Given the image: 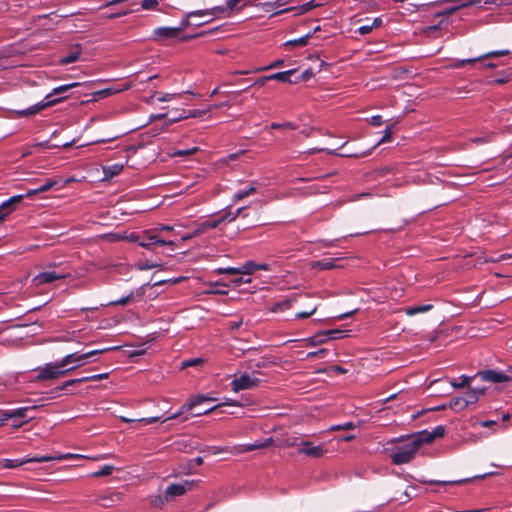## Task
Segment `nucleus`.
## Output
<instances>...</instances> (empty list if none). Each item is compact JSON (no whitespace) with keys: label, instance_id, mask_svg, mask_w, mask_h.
Here are the masks:
<instances>
[{"label":"nucleus","instance_id":"obj_11","mask_svg":"<svg viewBox=\"0 0 512 512\" xmlns=\"http://www.w3.org/2000/svg\"><path fill=\"white\" fill-rule=\"evenodd\" d=\"M509 53H510L509 50L491 51V52H488V53H486L484 55H481L479 57H476V58L457 60L452 66L454 68H462L466 64L475 63V62H478V61L484 60V59L495 58V57H499V56H505V55H508Z\"/></svg>","mask_w":512,"mask_h":512},{"label":"nucleus","instance_id":"obj_35","mask_svg":"<svg viewBox=\"0 0 512 512\" xmlns=\"http://www.w3.org/2000/svg\"><path fill=\"white\" fill-rule=\"evenodd\" d=\"M438 152L439 151H431V152L424 153L421 161L424 162L427 165H430V164L431 165H435V166H446V165H448L447 163L439 160L438 157H436L435 161H432V162L429 161V159L431 158L432 154L433 153H438Z\"/></svg>","mask_w":512,"mask_h":512},{"label":"nucleus","instance_id":"obj_62","mask_svg":"<svg viewBox=\"0 0 512 512\" xmlns=\"http://www.w3.org/2000/svg\"><path fill=\"white\" fill-rule=\"evenodd\" d=\"M492 137H493L492 134L485 136V137H475V138H472L471 141L476 144H483V143L490 142L492 140Z\"/></svg>","mask_w":512,"mask_h":512},{"label":"nucleus","instance_id":"obj_9","mask_svg":"<svg viewBox=\"0 0 512 512\" xmlns=\"http://www.w3.org/2000/svg\"><path fill=\"white\" fill-rule=\"evenodd\" d=\"M53 456H40V457H32V458H24V459H4L0 464L3 465L4 468H17L27 463L32 462H49L53 461Z\"/></svg>","mask_w":512,"mask_h":512},{"label":"nucleus","instance_id":"obj_26","mask_svg":"<svg viewBox=\"0 0 512 512\" xmlns=\"http://www.w3.org/2000/svg\"><path fill=\"white\" fill-rule=\"evenodd\" d=\"M131 88V84H126L121 88H106L100 91H97L94 93L95 96H98L99 98H105L108 96H111L113 94L128 90Z\"/></svg>","mask_w":512,"mask_h":512},{"label":"nucleus","instance_id":"obj_49","mask_svg":"<svg viewBox=\"0 0 512 512\" xmlns=\"http://www.w3.org/2000/svg\"><path fill=\"white\" fill-rule=\"evenodd\" d=\"M392 133V126L387 127L386 130L384 131L383 137L377 142L375 146H379L380 144L391 141Z\"/></svg>","mask_w":512,"mask_h":512},{"label":"nucleus","instance_id":"obj_40","mask_svg":"<svg viewBox=\"0 0 512 512\" xmlns=\"http://www.w3.org/2000/svg\"><path fill=\"white\" fill-rule=\"evenodd\" d=\"M257 270V264L253 261H248L244 265L240 266L242 274L250 275Z\"/></svg>","mask_w":512,"mask_h":512},{"label":"nucleus","instance_id":"obj_27","mask_svg":"<svg viewBox=\"0 0 512 512\" xmlns=\"http://www.w3.org/2000/svg\"><path fill=\"white\" fill-rule=\"evenodd\" d=\"M81 55V48L79 45H76L75 48L65 57L60 59V63L63 65H67L73 62H76Z\"/></svg>","mask_w":512,"mask_h":512},{"label":"nucleus","instance_id":"obj_48","mask_svg":"<svg viewBox=\"0 0 512 512\" xmlns=\"http://www.w3.org/2000/svg\"><path fill=\"white\" fill-rule=\"evenodd\" d=\"M29 407H21L15 410H11L12 419L14 418H25Z\"/></svg>","mask_w":512,"mask_h":512},{"label":"nucleus","instance_id":"obj_38","mask_svg":"<svg viewBox=\"0 0 512 512\" xmlns=\"http://www.w3.org/2000/svg\"><path fill=\"white\" fill-rule=\"evenodd\" d=\"M273 440L271 438L267 439L265 442L262 443H254V444H248L244 445L242 451H252L255 449L265 448L272 444Z\"/></svg>","mask_w":512,"mask_h":512},{"label":"nucleus","instance_id":"obj_2","mask_svg":"<svg viewBox=\"0 0 512 512\" xmlns=\"http://www.w3.org/2000/svg\"><path fill=\"white\" fill-rule=\"evenodd\" d=\"M416 453V438L409 436L405 440H401L391 454L394 464L401 465L414 459Z\"/></svg>","mask_w":512,"mask_h":512},{"label":"nucleus","instance_id":"obj_12","mask_svg":"<svg viewBox=\"0 0 512 512\" xmlns=\"http://www.w3.org/2000/svg\"><path fill=\"white\" fill-rule=\"evenodd\" d=\"M180 29L175 27H159L153 31L152 39L156 42H162L167 39L178 37Z\"/></svg>","mask_w":512,"mask_h":512},{"label":"nucleus","instance_id":"obj_36","mask_svg":"<svg viewBox=\"0 0 512 512\" xmlns=\"http://www.w3.org/2000/svg\"><path fill=\"white\" fill-rule=\"evenodd\" d=\"M471 381V377L462 375L459 378H454L451 380L450 384L454 388H463L465 386H468Z\"/></svg>","mask_w":512,"mask_h":512},{"label":"nucleus","instance_id":"obj_6","mask_svg":"<svg viewBox=\"0 0 512 512\" xmlns=\"http://www.w3.org/2000/svg\"><path fill=\"white\" fill-rule=\"evenodd\" d=\"M476 376H478L482 381L491 383H504L512 380L509 375L492 369L479 371Z\"/></svg>","mask_w":512,"mask_h":512},{"label":"nucleus","instance_id":"obj_42","mask_svg":"<svg viewBox=\"0 0 512 512\" xmlns=\"http://www.w3.org/2000/svg\"><path fill=\"white\" fill-rule=\"evenodd\" d=\"M223 406H238V403L237 402H226V403H221L219 405H216V406H213L212 408H209L207 410H204L203 412H197L195 413L194 415L195 416H200V415H207L213 411H215L216 409H218L219 407H223Z\"/></svg>","mask_w":512,"mask_h":512},{"label":"nucleus","instance_id":"obj_31","mask_svg":"<svg viewBox=\"0 0 512 512\" xmlns=\"http://www.w3.org/2000/svg\"><path fill=\"white\" fill-rule=\"evenodd\" d=\"M294 72V69L284 72H277L275 74L268 75V78H270V80H278L281 82H291L290 75L293 74Z\"/></svg>","mask_w":512,"mask_h":512},{"label":"nucleus","instance_id":"obj_17","mask_svg":"<svg viewBox=\"0 0 512 512\" xmlns=\"http://www.w3.org/2000/svg\"><path fill=\"white\" fill-rule=\"evenodd\" d=\"M186 482L185 484H171L167 487L165 493V500L167 502L173 501L176 497L182 496L186 493Z\"/></svg>","mask_w":512,"mask_h":512},{"label":"nucleus","instance_id":"obj_5","mask_svg":"<svg viewBox=\"0 0 512 512\" xmlns=\"http://www.w3.org/2000/svg\"><path fill=\"white\" fill-rule=\"evenodd\" d=\"M259 381L260 380L255 376L244 373L231 382L232 390L234 392H239L241 390L251 389L256 387L259 384Z\"/></svg>","mask_w":512,"mask_h":512},{"label":"nucleus","instance_id":"obj_28","mask_svg":"<svg viewBox=\"0 0 512 512\" xmlns=\"http://www.w3.org/2000/svg\"><path fill=\"white\" fill-rule=\"evenodd\" d=\"M327 341H328L327 333H325V331H324V332H319L316 335L308 338L306 340V343H307V345H310V346H317V345L324 344Z\"/></svg>","mask_w":512,"mask_h":512},{"label":"nucleus","instance_id":"obj_7","mask_svg":"<svg viewBox=\"0 0 512 512\" xmlns=\"http://www.w3.org/2000/svg\"><path fill=\"white\" fill-rule=\"evenodd\" d=\"M326 450L324 444L314 446L312 442L304 441L298 445V453L312 458H321Z\"/></svg>","mask_w":512,"mask_h":512},{"label":"nucleus","instance_id":"obj_23","mask_svg":"<svg viewBox=\"0 0 512 512\" xmlns=\"http://www.w3.org/2000/svg\"><path fill=\"white\" fill-rule=\"evenodd\" d=\"M312 269L329 270L336 267L335 259H323L319 261H312L310 263Z\"/></svg>","mask_w":512,"mask_h":512},{"label":"nucleus","instance_id":"obj_22","mask_svg":"<svg viewBox=\"0 0 512 512\" xmlns=\"http://www.w3.org/2000/svg\"><path fill=\"white\" fill-rule=\"evenodd\" d=\"M58 182H59L58 179L47 180L39 188L28 190L27 193H26V196L27 197H32V196H34V195H36L38 193L46 192V191L50 190L52 187H54L56 184H58Z\"/></svg>","mask_w":512,"mask_h":512},{"label":"nucleus","instance_id":"obj_34","mask_svg":"<svg viewBox=\"0 0 512 512\" xmlns=\"http://www.w3.org/2000/svg\"><path fill=\"white\" fill-rule=\"evenodd\" d=\"M120 418H121V420L123 422H127V423L139 422V423H142L144 425H148V424H151V423H154V422H157V421L160 420L159 416H153V417H148V418H140V419L126 418L124 416H121Z\"/></svg>","mask_w":512,"mask_h":512},{"label":"nucleus","instance_id":"obj_24","mask_svg":"<svg viewBox=\"0 0 512 512\" xmlns=\"http://www.w3.org/2000/svg\"><path fill=\"white\" fill-rule=\"evenodd\" d=\"M221 105H213V106H210L208 107L206 110H192L189 112L188 115H180L179 117H176L174 119H172L170 121V123H174V122H177V121H180L182 119H186V118H189V117H193V118H197V117H201L203 116L206 112H209L211 111L213 108H218L220 107Z\"/></svg>","mask_w":512,"mask_h":512},{"label":"nucleus","instance_id":"obj_64","mask_svg":"<svg viewBox=\"0 0 512 512\" xmlns=\"http://www.w3.org/2000/svg\"><path fill=\"white\" fill-rule=\"evenodd\" d=\"M370 124L374 127L381 126L383 124V119L380 115H376L370 118Z\"/></svg>","mask_w":512,"mask_h":512},{"label":"nucleus","instance_id":"obj_25","mask_svg":"<svg viewBox=\"0 0 512 512\" xmlns=\"http://www.w3.org/2000/svg\"><path fill=\"white\" fill-rule=\"evenodd\" d=\"M316 6H317V4H315L314 1H310L308 3L303 4L302 6H300L298 8L290 7V8L281 10L279 12H276L275 15H278V14H281V13H285V12H288V11H296V14L300 15V14H303V13H306V12L310 11L312 8H314Z\"/></svg>","mask_w":512,"mask_h":512},{"label":"nucleus","instance_id":"obj_15","mask_svg":"<svg viewBox=\"0 0 512 512\" xmlns=\"http://www.w3.org/2000/svg\"><path fill=\"white\" fill-rule=\"evenodd\" d=\"M206 400H213L212 398H208V397H205L203 395H199V396H196L194 398H192L190 401H188L187 403H185L180 410L177 411V413L169 416L168 418L165 419L166 420H171V419H176L177 417H179L181 414H183L185 411H192L198 404L206 401Z\"/></svg>","mask_w":512,"mask_h":512},{"label":"nucleus","instance_id":"obj_33","mask_svg":"<svg viewBox=\"0 0 512 512\" xmlns=\"http://www.w3.org/2000/svg\"><path fill=\"white\" fill-rule=\"evenodd\" d=\"M381 24H382L381 18H375L371 24L363 25V26L359 27L358 31L361 35H366V34L370 33L374 28L381 26Z\"/></svg>","mask_w":512,"mask_h":512},{"label":"nucleus","instance_id":"obj_58","mask_svg":"<svg viewBox=\"0 0 512 512\" xmlns=\"http://www.w3.org/2000/svg\"><path fill=\"white\" fill-rule=\"evenodd\" d=\"M75 362V354L66 355L59 363L61 368H64L68 364Z\"/></svg>","mask_w":512,"mask_h":512},{"label":"nucleus","instance_id":"obj_4","mask_svg":"<svg viewBox=\"0 0 512 512\" xmlns=\"http://www.w3.org/2000/svg\"><path fill=\"white\" fill-rule=\"evenodd\" d=\"M139 245L145 249L152 250L154 245L174 246V242L161 239L154 230H147L144 232V237H141Z\"/></svg>","mask_w":512,"mask_h":512},{"label":"nucleus","instance_id":"obj_63","mask_svg":"<svg viewBox=\"0 0 512 512\" xmlns=\"http://www.w3.org/2000/svg\"><path fill=\"white\" fill-rule=\"evenodd\" d=\"M132 298H133V293H131L130 295L123 297L117 301L111 302L110 304L123 306V305H126Z\"/></svg>","mask_w":512,"mask_h":512},{"label":"nucleus","instance_id":"obj_39","mask_svg":"<svg viewBox=\"0 0 512 512\" xmlns=\"http://www.w3.org/2000/svg\"><path fill=\"white\" fill-rule=\"evenodd\" d=\"M310 37H311V34H307L301 38L287 41L285 43V46H305L308 44Z\"/></svg>","mask_w":512,"mask_h":512},{"label":"nucleus","instance_id":"obj_41","mask_svg":"<svg viewBox=\"0 0 512 512\" xmlns=\"http://www.w3.org/2000/svg\"><path fill=\"white\" fill-rule=\"evenodd\" d=\"M79 85H80V83L75 82V83H70V84H66V85H62V86L56 87V88H54V90L52 91L51 94L47 95V98H49L51 95H57V94H61L63 92H66V91H68L71 88L78 87Z\"/></svg>","mask_w":512,"mask_h":512},{"label":"nucleus","instance_id":"obj_53","mask_svg":"<svg viewBox=\"0 0 512 512\" xmlns=\"http://www.w3.org/2000/svg\"><path fill=\"white\" fill-rule=\"evenodd\" d=\"M271 128L272 129H284L285 128V129L294 130V129H296V126L292 122H286V123H283V124L272 123L271 124Z\"/></svg>","mask_w":512,"mask_h":512},{"label":"nucleus","instance_id":"obj_19","mask_svg":"<svg viewBox=\"0 0 512 512\" xmlns=\"http://www.w3.org/2000/svg\"><path fill=\"white\" fill-rule=\"evenodd\" d=\"M61 278H64V275H60L55 272L48 271V272H43V273L38 274L36 277H34L33 282L35 283V285H41V284L51 283V282L61 279Z\"/></svg>","mask_w":512,"mask_h":512},{"label":"nucleus","instance_id":"obj_1","mask_svg":"<svg viewBox=\"0 0 512 512\" xmlns=\"http://www.w3.org/2000/svg\"><path fill=\"white\" fill-rule=\"evenodd\" d=\"M443 0H433L431 2H418V16L423 20L427 19L428 25L422 26V32L424 34H430L439 29L443 18L446 15V11L441 9L440 5Z\"/></svg>","mask_w":512,"mask_h":512},{"label":"nucleus","instance_id":"obj_20","mask_svg":"<svg viewBox=\"0 0 512 512\" xmlns=\"http://www.w3.org/2000/svg\"><path fill=\"white\" fill-rule=\"evenodd\" d=\"M23 198H24L23 195H16V196L11 197L7 201L3 202L0 205V215L5 214V217H6L9 213H11L15 209V206L18 203H20Z\"/></svg>","mask_w":512,"mask_h":512},{"label":"nucleus","instance_id":"obj_13","mask_svg":"<svg viewBox=\"0 0 512 512\" xmlns=\"http://www.w3.org/2000/svg\"><path fill=\"white\" fill-rule=\"evenodd\" d=\"M224 11L223 8H213L211 10H198L194 12H190L186 15L185 19L182 21L181 25L179 27H175L176 29H180V33L185 30L188 26L191 25L190 19L197 16H209L214 15L218 12Z\"/></svg>","mask_w":512,"mask_h":512},{"label":"nucleus","instance_id":"obj_32","mask_svg":"<svg viewBox=\"0 0 512 512\" xmlns=\"http://www.w3.org/2000/svg\"><path fill=\"white\" fill-rule=\"evenodd\" d=\"M449 407L456 412L464 410L467 406L462 396L453 397L450 400Z\"/></svg>","mask_w":512,"mask_h":512},{"label":"nucleus","instance_id":"obj_29","mask_svg":"<svg viewBox=\"0 0 512 512\" xmlns=\"http://www.w3.org/2000/svg\"><path fill=\"white\" fill-rule=\"evenodd\" d=\"M123 165L122 164H113V165H109V166H104L103 167V172H104V175L106 178H112L116 175H118L122 170H123Z\"/></svg>","mask_w":512,"mask_h":512},{"label":"nucleus","instance_id":"obj_57","mask_svg":"<svg viewBox=\"0 0 512 512\" xmlns=\"http://www.w3.org/2000/svg\"><path fill=\"white\" fill-rule=\"evenodd\" d=\"M316 310H317V306H315V305L311 306L309 311L297 313L296 318H299V319L308 318L311 315H313L316 312Z\"/></svg>","mask_w":512,"mask_h":512},{"label":"nucleus","instance_id":"obj_52","mask_svg":"<svg viewBox=\"0 0 512 512\" xmlns=\"http://www.w3.org/2000/svg\"><path fill=\"white\" fill-rule=\"evenodd\" d=\"M83 382H86V379H84V377L78 378V379H71V380L64 382V384L62 386L57 387L56 390L60 391V390L67 388L68 386H72V385H75L78 383H83Z\"/></svg>","mask_w":512,"mask_h":512},{"label":"nucleus","instance_id":"obj_3","mask_svg":"<svg viewBox=\"0 0 512 512\" xmlns=\"http://www.w3.org/2000/svg\"><path fill=\"white\" fill-rule=\"evenodd\" d=\"M72 370H74V368L62 369L58 362L48 363L44 367L37 370L38 375L36 376L35 380L44 381L58 379Z\"/></svg>","mask_w":512,"mask_h":512},{"label":"nucleus","instance_id":"obj_46","mask_svg":"<svg viewBox=\"0 0 512 512\" xmlns=\"http://www.w3.org/2000/svg\"><path fill=\"white\" fill-rule=\"evenodd\" d=\"M113 239L114 240L126 239L129 242H138L139 243L141 241V236L136 233H131L126 236L115 235Z\"/></svg>","mask_w":512,"mask_h":512},{"label":"nucleus","instance_id":"obj_50","mask_svg":"<svg viewBox=\"0 0 512 512\" xmlns=\"http://www.w3.org/2000/svg\"><path fill=\"white\" fill-rule=\"evenodd\" d=\"M150 502L154 507L161 508L167 501L164 494L163 496L157 495L152 497Z\"/></svg>","mask_w":512,"mask_h":512},{"label":"nucleus","instance_id":"obj_8","mask_svg":"<svg viewBox=\"0 0 512 512\" xmlns=\"http://www.w3.org/2000/svg\"><path fill=\"white\" fill-rule=\"evenodd\" d=\"M63 98H60V99H54V100H50V101H47V102H44V103H39V104H35L27 109H22V110H13L12 113L16 115V117H29V116H33L37 113H39L40 111L50 107V106H53L55 105L56 103H58L59 101H61Z\"/></svg>","mask_w":512,"mask_h":512},{"label":"nucleus","instance_id":"obj_43","mask_svg":"<svg viewBox=\"0 0 512 512\" xmlns=\"http://www.w3.org/2000/svg\"><path fill=\"white\" fill-rule=\"evenodd\" d=\"M53 458H54L53 460H63V459H72V458H87V459H92V460H99L102 457H87V456H82L79 454L68 453V454H63V455L53 457Z\"/></svg>","mask_w":512,"mask_h":512},{"label":"nucleus","instance_id":"obj_30","mask_svg":"<svg viewBox=\"0 0 512 512\" xmlns=\"http://www.w3.org/2000/svg\"><path fill=\"white\" fill-rule=\"evenodd\" d=\"M256 191H257V184L253 183L248 189L234 194L232 200H233V202L241 201L244 198L254 194Z\"/></svg>","mask_w":512,"mask_h":512},{"label":"nucleus","instance_id":"obj_59","mask_svg":"<svg viewBox=\"0 0 512 512\" xmlns=\"http://www.w3.org/2000/svg\"><path fill=\"white\" fill-rule=\"evenodd\" d=\"M203 362H204L203 359L195 358V359L183 362L182 367L185 368V367H190V366H197V365L202 364Z\"/></svg>","mask_w":512,"mask_h":512},{"label":"nucleus","instance_id":"obj_45","mask_svg":"<svg viewBox=\"0 0 512 512\" xmlns=\"http://www.w3.org/2000/svg\"><path fill=\"white\" fill-rule=\"evenodd\" d=\"M198 150H199L198 147H193V148L187 149V150H176L173 153H171L170 156H172V157L189 156V155L195 154L196 152H198Z\"/></svg>","mask_w":512,"mask_h":512},{"label":"nucleus","instance_id":"obj_55","mask_svg":"<svg viewBox=\"0 0 512 512\" xmlns=\"http://www.w3.org/2000/svg\"><path fill=\"white\" fill-rule=\"evenodd\" d=\"M281 65H283V60H277L268 66L255 69L254 72H262V71L270 70V69L279 67Z\"/></svg>","mask_w":512,"mask_h":512},{"label":"nucleus","instance_id":"obj_14","mask_svg":"<svg viewBox=\"0 0 512 512\" xmlns=\"http://www.w3.org/2000/svg\"><path fill=\"white\" fill-rule=\"evenodd\" d=\"M206 400H213L212 398H208V397H205L203 395H199V396H196L194 398H192L190 401H188L187 403H185L180 410L177 411V413L169 416L168 418L165 419L166 420H171V419H176L177 417H179L181 414H183L185 411H192L198 404L206 401Z\"/></svg>","mask_w":512,"mask_h":512},{"label":"nucleus","instance_id":"obj_18","mask_svg":"<svg viewBox=\"0 0 512 512\" xmlns=\"http://www.w3.org/2000/svg\"><path fill=\"white\" fill-rule=\"evenodd\" d=\"M230 215V213H225L223 215L222 218H220L219 220H215V221H205L203 223H201L198 228H196L194 231H193V235H200V234H203L205 233L207 230L209 229H215L219 226V224L226 220L228 218V216Z\"/></svg>","mask_w":512,"mask_h":512},{"label":"nucleus","instance_id":"obj_51","mask_svg":"<svg viewBox=\"0 0 512 512\" xmlns=\"http://www.w3.org/2000/svg\"><path fill=\"white\" fill-rule=\"evenodd\" d=\"M346 145V143L334 148V149H326V148H313L311 150H309L307 153L308 154H314L316 152H326L328 154H336V150L341 148V147H344Z\"/></svg>","mask_w":512,"mask_h":512},{"label":"nucleus","instance_id":"obj_10","mask_svg":"<svg viewBox=\"0 0 512 512\" xmlns=\"http://www.w3.org/2000/svg\"><path fill=\"white\" fill-rule=\"evenodd\" d=\"M445 434L444 426H436L432 431H418V446L421 444H429L437 438L443 437Z\"/></svg>","mask_w":512,"mask_h":512},{"label":"nucleus","instance_id":"obj_60","mask_svg":"<svg viewBox=\"0 0 512 512\" xmlns=\"http://www.w3.org/2000/svg\"><path fill=\"white\" fill-rule=\"evenodd\" d=\"M179 96H180V94H177V93H174V94L166 93V94L161 95L158 98V101H160V102L171 101L175 98H178Z\"/></svg>","mask_w":512,"mask_h":512},{"label":"nucleus","instance_id":"obj_16","mask_svg":"<svg viewBox=\"0 0 512 512\" xmlns=\"http://www.w3.org/2000/svg\"><path fill=\"white\" fill-rule=\"evenodd\" d=\"M206 400H213L212 398H208V397H205L203 395H199V396H196L194 398H192L190 401H188L187 403H185L180 410L177 411V413L169 416L168 418L165 419L166 420H171V419H176L177 417H179L181 414H183L185 411H192L198 404L206 401Z\"/></svg>","mask_w":512,"mask_h":512},{"label":"nucleus","instance_id":"obj_56","mask_svg":"<svg viewBox=\"0 0 512 512\" xmlns=\"http://www.w3.org/2000/svg\"><path fill=\"white\" fill-rule=\"evenodd\" d=\"M327 333V339H338L342 337L343 331L342 330H328L325 331Z\"/></svg>","mask_w":512,"mask_h":512},{"label":"nucleus","instance_id":"obj_37","mask_svg":"<svg viewBox=\"0 0 512 512\" xmlns=\"http://www.w3.org/2000/svg\"><path fill=\"white\" fill-rule=\"evenodd\" d=\"M294 299H286L284 301L276 303L272 308V312H278V311H285L287 309H290L292 307Z\"/></svg>","mask_w":512,"mask_h":512},{"label":"nucleus","instance_id":"obj_21","mask_svg":"<svg viewBox=\"0 0 512 512\" xmlns=\"http://www.w3.org/2000/svg\"><path fill=\"white\" fill-rule=\"evenodd\" d=\"M484 393H485L484 388L470 389L462 397L464 399L466 406L468 407L469 405L475 404L478 401L479 397L481 395H484Z\"/></svg>","mask_w":512,"mask_h":512},{"label":"nucleus","instance_id":"obj_44","mask_svg":"<svg viewBox=\"0 0 512 512\" xmlns=\"http://www.w3.org/2000/svg\"><path fill=\"white\" fill-rule=\"evenodd\" d=\"M114 467L112 465H105L101 470L92 473V477H104L112 474Z\"/></svg>","mask_w":512,"mask_h":512},{"label":"nucleus","instance_id":"obj_54","mask_svg":"<svg viewBox=\"0 0 512 512\" xmlns=\"http://www.w3.org/2000/svg\"><path fill=\"white\" fill-rule=\"evenodd\" d=\"M157 0H143L141 3V7L145 10L155 9L158 6Z\"/></svg>","mask_w":512,"mask_h":512},{"label":"nucleus","instance_id":"obj_47","mask_svg":"<svg viewBox=\"0 0 512 512\" xmlns=\"http://www.w3.org/2000/svg\"><path fill=\"white\" fill-rule=\"evenodd\" d=\"M357 425L354 424L353 422H347L343 425H333L330 427V431H338V430H352L354 428H356Z\"/></svg>","mask_w":512,"mask_h":512},{"label":"nucleus","instance_id":"obj_61","mask_svg":"<svg viewBox=\"0 0 512 512\" xmlns=\"http://www.w3.org/2000/svg\"><path fill=\"white\" fill-rule=\"evenodd\" d=\"M108 376H109L108 373H103V374H97V375L84 377V379H86V382L87 381H99V380L107 379Z\"/></svg>","mask_w":512,"mask_h":512}]
</instances>
